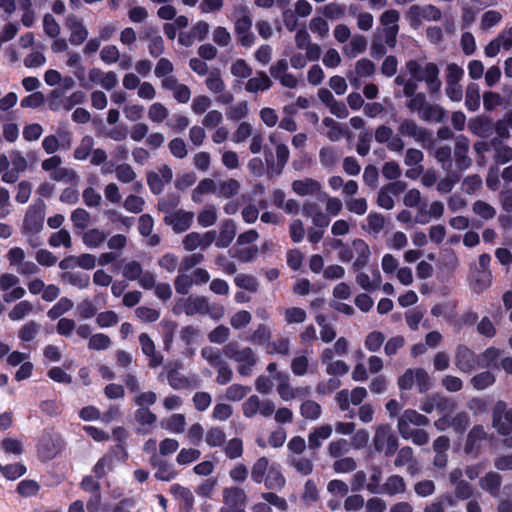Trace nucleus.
<instances>
[{
  "mask_svg": "<svg viewBox=\"0 0 512 512\" xmlns=\"http://www.w3.org/2000/svg\"><path fill=\"white\" fill-rule=\"evenodd\" d=\"M352 248L354 251L355 260L353 262V269L360 270L364 268L371 256V251L368 244L362 239H355L352 241Z\"/></svg>",
  "mask_w": 512,
  "mask_h": 512,
  "instance_id": "obj_24",
  "label": "nucleus"
},
{
  "mask_svg": "<svg viewBox=\"0 0 512 512\" xmlns=\"http://www.w3.org/2000/svg\"><path fill=\"white\" fill-rule=\"evenodd\" d=\"M139 343L142 353L149 358V365L151 367H158L163 363V356L156 353L155 344L148 334L141 333L139 335Z\"/></svg>",
  "mask_w": 512,
  "mask_h": 512,
  "instance_id": "obj_22",
  "label": "nucleus"
},
{
  "mask_svg": "<svg viewBox=\"0 0 512 512\" xmlns=\"http://www.w3.org/2000/svg\"><path fill=\"white\" fill-rule=\"evenodd\" d=\"M100 60L106 65H113L121 59V53L116 45H105L99 54Z\"/></svg>",
  "mask_w": 512,
  "mask_h": 512,
  "instance_id": "obj_49",
  "label": "nucleus"
},
{
  "mask_svg": "<svg viewBox=\"0 0 512 512\" xmlns=\"http://www.w3.org/2000/svg\"><path fill=\"white\" fill-rule=\"evenodd\" d=\"M243 415L252 418L257 414L267 418L275 411V404L270 399H260L257 395H251L242 404Z\"/></svg>",
  "mask_w": 512,
  "mask_h": 512,
  "instance_id": "obj_5",
  "label": "nucleus"
},
{
  "mask_svg": "<svg viewBox=\"0 0 512 512\" xmlns=\"http://www.w3.org/2000/svg\"><path fill=\"white\" fill-rule=\"evenodd\" d=\"M223 354L226 358L238 364L237 371L241 376H250L254 366L257 364V356L250 347L241 346L238 342L232 341L223 347Z\"/></svg>",
  "mask_w": 512,
  "mask_h": 512,
  "instance_id": "obj_2",
  "label": "nucleus"
},
{
  "mask_svg": "<svg viewBox=\"0 0 512 512\" xmlns=\"http://www.w3.org/2000/svg\"><path fill=\"white\" fill-rule=\"evenodd\" d=\"M43 45H37L33 51L24 58V65L27 68H38L46 63V57L43 54Z\"/></svg>",
  "mask_w": 512,
  "mask_h": 512,
  "instance_id": "obj_47",
  "label": "nucleus"
},
{
  "mask_svg": "<svg viewBox=\"0 0 512 512\" xmlns=\"http://www.w3.org/2000/svg\"><path fill=\"white\" fill-rule=\"evenodd\" d=\"M135 420L140 425L139 432L149 433L157 421V416L148 408H138L135 411Z\"/></svg>",
  "mask_w": 512,
  "mask_h": 512,
  "instance_id": "obj_29",
  "label": "nucleus"
},
{
  "mask_svg": "<svg viewBox=\"0 0 512 512\" xmlns=\"http://www.w3.org/2000/svg\"><path fill=\"white\" fill-rule=\"evenodd\" d=\"M400 435L407 440H411L415 445L422 446L428 443L429 435L422 429H409L399 432Z\"/></svg>",
  "mask_w": 512,
  "mask_h": 512,
  "instance_id": "obj_58",
  "label": "nucleus"
},
{
  "mask_svg": "<svg viewBox=\"0 0 512 512\" xmlns=\"http://www.w3.org/2000/svg\"><path fill=\"white\" fill-rule=\"evenodd\" d=\"M300 413L305 419L317 420L321 416L322 409L317 402L306 400L300 406Z\"/></svg>",
  "mask_w": 512,
  "mask_h": 512,
  "instance_id": "obj_54",
  "label": "nucleus"
},
{
  "mask_svg": "<svg viewBox=\"0 0 512 512\" xmlns=\"http://www.w3.org/2000/svg\"><path fill=\"white\" fill-rule=\"evenodd\" d=\"M115 467V457L112 454H106L98 460L94 466V473L96 477L101 478L107 472L112 471Z\"/></svg>",
  "mask_w": 512,
  "mask_h": 512,
  "instance_id": "obj_60",
  "label": "nucleus"
},
{
  "mask_svg": "<svg viewBox=\"0 0 512 512\" xmlns=\"http://www.w3.org/2000/svg\"><path fill=\"white\" fill-rule=\"evenodd\" d=\"M506 407L505 402L499 401L493 411V426L503 435L512 430V410L506 411Z\"/></svg>",
  "mask_w": 512,
  "mask_h": 512,
  "instance_id": "obj_9",
  "label": "nucleus"
},
{
  "mask_svg": "<svg viewBox=\"0 0 512 512\" xmlns=\"http://www.w3.org/2000/svg\"><path fill=\"white\" fill-rule=\"evenodd\" d=\"M45 218V204L39 202L29 206L23 221L24 234H39L43 229Z\"/></svg>",
  "mask_w": 512,
  "mask_h": 512,
  "instance_id": "obj_6",
  "label": "nucleus"
},
{
  "mask_svg": "<svg viewBox=\"0 0 512 512\" xmlns=\"http://www.w3.org/2000/svg\"><path fill=\"white\" fill-rule=\"evenodd\" d=\"M93 147L94 139L89 135L84 136L74 151V158L79 161L86 160L91 154Z\"/></svg>",
  "mask_w": 512,
  "mask_h": 512,
  "instance_id": "obj_57",
  "label": "nucleus"
},
{
  "mask_svg": "<svg viewBox=\"0 0 512 512\" xmlns=\"http://www.w3.org/2000/svg\"><path fill=\"white\" fill-rule=\"evenodd\" d=\"M223 506L228 510H245L246 493L239 487H227L223 489Z\"/></svg>",
  "mask_w": 512,
  "mask_h": 512,
  "instance_id": "obj_13",
  "label": "nucleus"
},
{
  "mask_svg": "<svg viewBox=\"0 0 512 512\" xmlns=\"http://www.w3.org/2000/svg\"><path fill=\"white\" fill-rule=\"evenodd\" d=\"M240 190V183L236 179L230 178L217 182L216 196L219 198H230L236 195Z\"/></svg>",
  "mask_w": 512,
  "mask_h": 512,
  "instance_id": "obj_38",
  "label": "nucleus"
},
{
  "mask_svg": "<svg viewBox=\"0 0 512 512\" xmlns=\"http://www.w3.org/2000/svg\"><path fill=\"white\" fill-rule=\"evenodd\" d=\"M398 132L400 135L412 138L416 142H426L430 139V134L427 129L419 126L411 119H404L398 127Z\"/></svg>",
  "mask_w": 512,
  "mask_h": 512,
  "instance_id": "obj_16",
  "label": "nucleus"
},
{
  "mask_svg": "<svg viewBox=\"0 0 512 512\" xmlns=\"http://www.w3.org/2000/svg\"><path fill=\"white\" fill-rule=\"evenodd\" d=\"M406 69L414 80L425 82L430 94L437 93L440 90L439 69L435 63L410 60L406 63Z\"/></svg>",
  "mask_w": 512,
  "mask_h": 512,
  "instance_id": "obj_1",
  "label": "nucleus"
},
{
  "mask_svg": "<svg viewBox=\"0 0 512 512\" xmlns=\"http://www.w3.org/2000/svg\"><path fill=\"white\" fill-rule=\"evenodd\" d=\"M318 200L326 203V211L328 215L337 216L343 207V203L339 198L331 197L327 193H320Z\"/></svg>",
  "mask_w": 512,
  "mask_h": 512,
  "instance_id": "obj_62",
  "label": "nucleus"
},
{
  "mask_svg": "<svg viewBox=\"0 0 512 512\" xmlns=\"http://www.w3.org/2000/svg\"><path fill=\"white\" fill-rule=\"evenodd\" d=\"M173 178V173L167 165L161 166L158 171L150 172L147 175V183L153 194H160L165 185L169 184Z\"/></svg>",
  "mask_w": 512,
  "mask_h": 512,
  "instance_id": "obj_11",
  "label": "nucleus"
},
{
  "mask_svg": "<svg viewBox=\"0 0 512 512\" xmlns=\"http://www.w3.org/2000/svg\"><path fill=\"white\" fill-rule=\"evenodd\" d=\"M236 235V225L233 220L226 219L223 221L220 232L217 235L216 246L219 248L228 247Z\"/></svg>",
  "mask_w": 512,
  "mask_h": 512,
  "instance_id": "obj_28",
  "label": "nucleus"
},
{
  "mask_svg": "<svg viewBox=\"0 0 512 512\" xmlns=\"http://www.w3.org/2000/svg\"><path fill=\"white\" fill-rule=\"evenodd\" d=\"M429 423V419L413 409L405 410L398 419V431L413 429L411 425L423 427Z\"/></svg>",
  "mask_w": 512,
  "mask_h": 512,
  "instance_id": "obj_19",
  "label": "nucleus"
},
{
  "mask_svg": "<svg viewBox=\"0 0 512 512\" xmlns=\"http://www.w3.org/2000/svg\"><path fill=\"white\" fill-rule=\"evenodd\" d=\"M61 279L78 289H86L90 285V276L82 272H65Z\"/></svg>",
  "mask_w": 512,
  "mask_h": 512,
  "instance_id": "obj_39",
  "label": "nucleus"
},
{
  "mask_svg": "<svg viewBox=\"0 0 512 512\" xmlns=\"http://www.w3.org/2000/svg\"><path fill=\"white\" fill-rule=\"evenodd\" d=\"M65 26L70 30L69 42L72 45L79 46L85 42L89 33L82 19L71 14L66 18Z\"/></svg>",
  "mask_w": 512,
  "mask_h": 512,
  "instance_id": "obj_12",
  "label": "nucleus"
},
{
  "mask_svg": "<svg viewBox=\"0 0 512 512\" xmlns=\"http://www.w3.org/2000/svg\"><path fill=\"white\" fill-rule=\"evenodd\" d=\"M90 82L101 86L105 90H112L118 84V76L114 71H103L100 68H92L88 72Z\"/></svg>",
  "mask_w": 512,
  "mask_h": 512,
  "instance_id": "obj_17",
  "label": "nucleus"
},
{
  "mask_svg": "<svg viewBox=\"0 0 512 512\" xmlns=\"http://www.w3.org/2000/svg\"><path fill=\"white\" fill-rule=\"evenodd\" d=\"M490 145L494 148V158L498 164H505L512 160L511 147L503 145L502 142L497 138L492 139Z\"/></svg>",
  "mask_w": 512,
  "mask_h": 512,
  "instance_id": "obj_42",
  "label": "nucleus"
},
{
  "mask_svg": "<svg viewBox=\"0 0 512 512\" xmlns=\"http://www.w3.org/2000/svg\"><path fill=\"white\" fill-rule=\"evenodd\" d=\"M170 492L181 503L186 512L193 509L194 496L190 489L179 484H173L170 487Z\"/></svg>",
  "mask_w": 512,
  "mask_h": 512,
  "instance_id": "obj_30",
  "label": "nucleus"
},
{
  "mask_svg": "<svg viewBox=\"0 0 512 512\" xmlns=\"http://www.w3.org/2000/svg\"><path fill=\"white\" fill-rule=\"evenodd\" d=\"M356 283L365 291H375L382 283V277L380 271L375 268L372 271V275H368L365 272H359L355 277Z\"/></svg>",
  "mask_w": 512,
  "mask_h": 512,
  "instance_id": "obj_27",
  "label": "nucleus"
},
{
  "mask_svg": "<svg viewBox=\"0 0 512 512\" xmlns=\"http://www.w3.org/2000/svg\"><path fill=\"white\" fill-rule=\"evenodd\" d=\"M322 185L319 181L312 178L295 180L292 183V190L299 196L320 195Z\"/></svg>",
  "mask_w": 512,
  "mask_h": 512,
  "instance_id": "obj_21",
  "label": "nucleus"
},
{
  "mask_svg": "<svg viewBox=\"0 0 512 512\" xmlns=\"http://www.w3.org/2000/svg\"><path fill=\"white\" fill-rule=\"evenodd\" d=\"M106 234L100 229L92 228L87 230L83 236V243L90 249L98 248L105 240Z\"/></svg>",
  "mask_w": 512,
  "mask_h": 512,
  "instance_id": "obj_41",
  "label": "nucleus"
},
{
  "mask_svg": "<svg viewBox=\"0 0 512 512\" xmlns=\"http://www.w3.org/2000/svg\"><path fill=\"white\" fill-rule=\"evenodd\" d=\"M486 438V432L481 425L474 426L468 433L464 451L468 455H477L481 448V443Z\"/></svg>",
  "mask_w": 512,
  "mask_h": 512,
  "instance_id": "obj_20",
  "label": "nucleus"
},
{
  "mask_svg": "<svg viewBox=\"0 0 512 512\" xmlns=\"http://www.w3.org/2000/svg\"><path fill=\"white\" fill-rule=\"evenodd\" d=\"M373 442L375 449L384 452L386 456L394 454L398 447V439L388 424L377 427Z\"/></svg>",
  "mask_w": 512,
  "mask_h": 512,
  "instance_id": "obj_4",
  "label": "nucleus"
},
{
  "mask_svg": "<svg viewBox=\"0 0 512 512\" xmlns=\"http://www.w3.org/2000/svg\"><path fill=\"white\" fill-rule=\"evenodd\" d=\"M287 464L304 476L309 475L313 471L312 460L301 455H288Z\"/></svg>",
  "mask_w": 512,
  "mask_h": 512,
  "instance_id": "obj_35",
  "label": "nucleus"
},
{
  "mask_svg": "<svg viewBox=\"0 0 512 512\" xmlns=\"http://www.w3.org/2000/svg\"><path fill=\"white\" fill-rule=\"evenodd\" d=\"M342 153L334 147H323L319 152L320 163L325 167H331L338 163Z\"/></svg>",
  "mask_w": 512,
  "mask_h": 512,
  "instance_id": "obj_50",
  "label": "nucleus"
},
{
  "mask_svg": "<svg viewBox=\"0 0 512 512\" xmlns=\"http://www.w3.org/2000/svg\"><path fill=\"white\" fill-rule=\"evenodd\" d=\"M455 365L463 373H471L479 368V358L470 348L458 345L455 351Z\"/></svg>",
  "mask_w": 512,
  "mask_h": 512,
  "instance_id": "obj_8",
  "label": "nucleus"
},
{
  "mask_svg": "<svg viewBox=\"0 0 512 512\" xmlns=\"http://www.w3.org/2000/svg\"><path fill=\"white\" fill-rule=\"evenodd\" d=\"M205 310H207V298L199 295L180 298L173 307V313L176 315L182 313L187 316L205 315Z\"/></svg>",
  "mask_w": 512,
  "mask_h": 512,
  "instance_id": "obj_3",
  "label": "nucleus"
},
{
  "mask_svg": "<svg viewBox=\"0 0 512 512\" xmlns=\"http://www.w3.org/2000/svg\"><path fill=\"white\" fill-rule=\"evenodd\" d=\"M194 282L192 275H188L185 271H180L174 280V287L178 294L187 295L192 288Z\"/></svg>",
  "mask_w": 512,
  "mask_h": 512,
  "instance_id": "obj_59",
  "label": "nucleus"
},
{
  "mask_svg": "<svg viewBox=\"0 0 512 512\" xmlns=\"http://www.w3.org/2000/svg\"><path fill=\"white\" fill-rule=\"evenodd\" d=\"M74 307V303L71 299L67 297H62L59 301L48 310L47 316L51 320H56L60 318L63 314L67 313Z\"/></svg>",
  "mask_w": 512,
  "mask_h": 512,
  "instance_id": "obj_46",
  "label": "nucleus"
},
{
  "mask_svg": "<svg viewBox=\"0 0 512 512\" xmlns=\"http://www.w3.org/2000/svg\"><path fill=\"white\" fill-rule=\"evenodd\" d=\"M167 380L169 385L175 390L188 389L192 386V381L185 375L175 369L168 371Z\"/></svg>",
  "mask_w": 512,
  "mask_h": 512,
  "instance_id": "obj_45",
  "label": "nucleus"
},
{
  "mask_svg": "<svg viewBox=\"0 0 512 512\" xmlns=\"http://www.w3.org/2000/svg\"><path fill=\"white\" fill-rule=\"evenodd\" d=\"M201 356L204 360H206L211 366L218 367L225 363L223 358V349L213 346H205L201 349Z\"/></svg>",
  "mask_w": 512,
  "mask_h": 512,
  "instance_id": "obj_43",
  "label": "nucleus"
},
{
  "mask_svg": "<svg viewBox=\"0 0 512 512\" xmlns=\"http://www.w3.org/2000/svg\"><path fill=\"white\" fill-rule=\"evenodd\" d=\"M263 482L268 489H277L284 486L285 478L280 472L279 467L272 464Z\"/></svg>",
  "mask_w": 512,
  "mask_h": 512,
  "instance_id": "obj_40",
  "label": "nucleus"
},
{
  "mask_svg": "<svg viewBox=\"0 0 512 512\" xmlns=\"http://www.w3.org/2000/svg\"><path fill=\"white\" fill-rule=\"evenodd\" d=\"M501 355V350L495 347L487 348L483 353L478 355L479 368H487L495 366Z\"/></svg>",
  "mask_w": 512,
  "mask_h": 512,
  "instance_id": "obj_53",
  "label": "nucleus"
},
{
  "mask_svg": "<svg viewBox=\"0 0 512 512\" xmlns=\"http://www.w3.org/2000/svg\"><path fill=\"white\" fill-rule=\"evenodd\" d=\"M273 378L278 382L277 392L283 401H291L298 396H306L310 393L309 388H294L290 384V376L287 373L277 372Z\"/></svg>",
  "mask_w": 512,
  "mask_h": 512,
  "instance_id": "obj_7",
  "label": "nucleus"
},
{
  "mask_svg": "<svg viewBox=\"0 0 512 512\" xmlns=\"http://www.w3.org/2000/svg\"><path fill=\"white\" fill-rule=\"evenodd\" d=\"M384 225L385 219L383 215L371 212L368 214L366 224L362 226V229L370 235L377 236L383 230Z\"/></svg>",
  "mask_w": 512,
  "mask_h": 512,
  "instance_id": "obj_37",
  "label": "nucleus"
},
{
  "mask_svg": "<svg viewBox=\"0 0 512 512\" xmlns=\"http://www.w3.org/2000/svg\"><path fill=\"white\" fill-rule=\"evenodd\" d=\"M277 165L271 167L268 173L273 175H279L289 159V149L285 144H279L276 147Z\"/></svg>",
  "mask_w": 512,
  "mask_h": 512,
  "instance_id": "obj_48",
  "label": "nucleus"
},
{
  "mask_svg": "<svg viewBox=\"0 0 512 512\" xmlns=\"http://www.w3.org/2000/svg\"><path fill=\"white\" fill-rule=\"evenodd\" d=\"M418 116L423 121L441 123L446 117V112L441 106L428 102Z\"/></svg>",
  "mask_w": 512,
  "mask_h": 512,
  "instance_id": "obj_31",
  "label": "nucleus"
},
{
  "mask_svg": "<svg viewBox=\"0 0 512 512\" xmlns=\"http://www.w3.org/2000/svg\"><path fill=\"white\" fill-rule=\"evenodd\" d=\"M60 449V439L45 432L38 443V453L43 460H50L56 456Z\"/></svg>",
  "mask_w": 512,
  "mask_h": 512,
  "instance_id": "obj_18",
  "label": "nucleus"
},
{
  "mask_svg": "<svg viewBox=\"0 0 512 512\" xmlns=\"http://www.w3.org/2000/svg\"><path fill=\"white\" fill-rule=\"evenodd\" d=\"M116 178L123 184H128L136 179V173L131 165L123 163L119 164L114 169Z\"/></svg>",
  "mask_w": 512,
  "mask_h": 512,
  "instance_id": "obj_63",
  "label": "nucleus"
},
{
  "mask_svg": "<svg viewBox=\"0 0 512 512\" xmlns=\"http://www.w3.org/2000/svg\"><path fill=\"white\" fill-rule=\"evenodd\" d=\"M70 219L75 229L84 230L89 226L91 216L85 209L77 208L72 211Z\"/></svg>",
  "mask_w": 512,
  "mask_h": 512,
  "instance_id": "obj_56",
  "label": "nucleus"
},
{
  "mask_svg": "<svg viewBox=\"0 0 512 512\" xmlns=\"http://www.w3.org/2000/svg\"><path fill=\"white\" fill-rule=\"evenodd\" d=\"M469 150V141L466 137L460 136L455 143V161L459 170H466L471 165V159L467 153Z\"/></svg>",
  "mask_w": 512,
  "mask_h": 512,
  "instance_id": "obj_25",
  "label": "nucleus"
},
{
  "mask_svg": "<svg viewBox=\"0 0 512 512\" xmlns=\"http://www.w3.org/2000/svg\"><path fill=\"white\" fill-rule=\"evenodd\" d=\"M333 429L329 424L321 425L314 428L308 435V447L315 451L321 447L323 441L332 435Z\"/></svg>",
  "mask_w": 512,
  "mask_h": 512,
  "instance_id": "obj_26",
  "label": "nucleus"
},
{
  "mask_svg": "<svg viewBox=\"0 0 512 512\" xmlns=\"http://www.w3.org/2000/svg\"><path fill=\"white\" fill-rule=\"evenodd\" d=\"M160 425L171 433H183L186 426L185 416L183 414H173L166 419H162Z\"/></svg>",
  "mask_w": 512,
  "mask_h": 512,
  "instance_id": "obj_34",
  "label": "nucleus"
},
{
  "mask_svg": "<svg viewBox=\"0 0 512 512\" xmlns=\"http://www.w3.org/2000/svg\"><path fill=\"white\" fill-rule=\"evenodd\" d=\"M272 86L270 78L265 72H258L253 78H250L245 86L248 92L256 93L268 90Z\"/></svg>",
  "mask_w": 512,
  "mask_h": 512,
  "instance_id": "obj_36",
  "label": "nucleus"
},
{
  "mask_svg": "<svg viewBox=\"0 0 512 512\" xmlns=\"http://www.w3.org/2000/svg\"><path fill=\"white\" fill-rule=\"evenodd\" d=\"M150 464L156 468L154 476L160 481H171L177 476L173 464L160 459L157 455L151 457Z\"/></svg>",
  "mask_w": 512,
  "mask_h": 512,
  "instance_id": "obj_23",
  "label": "nucleus"
},
{
  "mask_svg": "<svg viewBox=\"0 0 512 512\" xmlns=\"http://www.w3.org/2000/svg\"><path fill=\"white\" fill-rule=\"evenodd\" d=\"M218 219L217 209L214 206H208L201 210L197 216V223L203 228L213 226Z\"/></svg>",
  "mask_w": 512,
  "mask_h": 512,
  "instance_id": "obj_52",
  "label": "nucleus"
},
{
  "mask_svg": "<svg viewBox=\"0 0 512 512\" xmlns=\"http://www.w3.org/2000/svg\"><path fill=\"white\" fill-rule=\"evenodd\" d=\"M480 485L492 496H496L501 485V477L497 473L490 472L480 480Z\"/></svg>",
  "mask_w": 512,
  "mask_h": 512,
  "instance_id": "obj_51",
  "label": "nucleus"
},
{
  "mask_svg": "<svg viewBox=\"0 0 512 512\" xmlns=\"http://www.w3.org/2000/svg\"><path fill=\"white\" fill-rule=\"evenodd\" d=\"M143 272L141 264L136 260L124 263L122 267V275L129 281L138 280Z\"/></svg>",
  "mask_w": 512,
  "mask_h": 512,
  "instance_id": "obj_64",
  "label": "nucleus"
},
{
  "mask_svg": "<svg viewBox=\"0 0 512 512\" xmlns=\"http://www.w3.org/2000/svg\"><path fill=\"white\" fill-rule=\"evenodd\" d=\"M269 461L265 457L259 458L253 465L251 478L256 483H262L269 470Z\"/></svg>",
  "mask_w": 512,
  "mask_h": 512,
  "instance_id": "obj_55",
  "label": "nucleus"
},
{
  "mask_svg": "<svg viewBox=\"0 0 512 512\" xmlns=\"http://www.w3.org/2000/svg\"><path fill=\"white\" fill-rule=\"evenodd\" d=\"M465 106L471 112L480 107V89L476 83H470L466 88Z\"/></svg>",
  "mask_w": 512,
  "mask_h": 512,
  "instance_id": "obj_44",
  "label": "nucleus"
},
{
  "mask_svg": "<svg viewBox=\"0 0 512 512\" xmlns=\"http://www.w3.org/2000/svg\"><path fill=\"white\" fill-rule=\"evenodd\" d=\"M194 220V213L185 210H176L173 214L165 215V224L172 227L175 233H183L187 231Z\"/></svg>",
  "mask_w": 512,
  "mask_h": 512,
  "instance_id": "obj_10",
  "label": "nucleus"
},
{
  "mask_svg": "<svg viewBox=\"0 0 512 512\" xmlns=\"http://www.w3.org/2000/svg\"><path fill=\"white\" fill-rule=\"evenodd\" d=\"M367 47V40L362 35H354L351 40L342 48L344 55L348 58H355L363 53Z\"/></svg>",
  "mask_w": 512,
  "mask_h": 512,
  "instance_id": "obj_32",
  "label": "nucleus"
},
{
  "mask_svg": "<svg viewBox=\"0 0 512 512\" xmlns=\"http://www.w3.org/2000/svg\"><path fill=\"white\" fill-rule=\"evenodd\" d=\"M333 352L330 349H324L320 355L321 363L325 366V371L330 376H343L349 372L348 364L343 360H334Z\"/></svg>",
  "mask_w": 512,
  "mask_h": 512,
  "instance_id": "obj_14",
  "label": "nucleus"
},
{
  "mask_svg": "<svg viewBox=\"0 0 512 512\" xmlns=\"http://www.w3.org/2000/svg\"><path fill=\"white\" fill-rule=\"evenodd\" d=\"M473 289L480 293L491 285L492 274L490 270H476L474 273Z\"/></svg>",
  "mask_w": 512,
  "mask_h": 512,
  "instance_id": "obj_61",
  "label": "nucleus"
},
{
  "mask_svg": "<svg viewBox=\"0 0 512 512\" xmlns=\"http://www.w3.org/2000/svg\"><path fill=\"white\" fill-rule=\"evenodd\" d=\"M405 189L404 183L395 181L383 186L377 197V204L386 210H391L394 207L393 196L400 194Z\"/></svg>",
  "mask_w": 512,
  "mask_h": 512,
  "instance_id": "obj_15",
  "label": "nucleus"
},
{
  "mask_svg": "<svg viewBox=\"0 0 512 512\" xmlns=\"http://www.w3.org/2000/svg\"><path fill=\"white\" fill-rule=\"evenodd\" d=\"M406 491V483L399 475L389 476L383 484L382 493L389 496L402 494Z\"/></svg>",
  "mask_w": 512,
  "mask_h": 512,
  "instance_id": "obj_33",
  "label": "nucleus"
}]
</instances>
